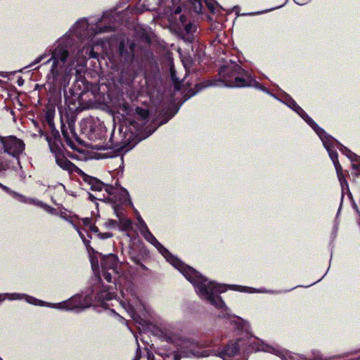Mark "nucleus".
<instances>
[{
	"label": "nucleus",
	"instance_id": "obj_45",
	"mask_svg": "<svg viewBox=\"0 0 360 360\" xmlns=\"http://www.w3.org/2000/svg\"><path fill=\"white\" fill-rule=\"evenodd\" d=\"M86 250L89 252V255H91V254H98L99 255L100 252H98L97 251H96L91 246V245L89 246H86Z\"/></svg>",
	"mask_w": 360,
	"mask_h": 360
},
{
	"label": "nucleus",
	"instance_id": "obj_39",
	"mask_svg": "<svg viewBox=\"0 0 360 360\" xmlns=\"http://www.w3.org/2000/svg\"><path fill=\"white\" fill-rule=\"evenodd\" d=\"M69 127H70V131L72 134V136L75 138V139L76 140V141H77L78 143L82 144L83 143V141L80 139V138L76 134V132L75 131V129L71 126V124H69Z\"/></svg>",
	"mask_w": 360,
	"mask_h": 360
},
{
	"label": "nucleus",
	"instance_id": "obj_18",
	"mask_svg": "<svg viewBox=\"0 0 360 360\" xmlns=\"http://www.w3.org/2000/svg\"><path fill=\"white\" fill-rule=\"evenodd\" d=\"M147 255L148 251L144 248H140L139 252H137L134 248H131L129 252L130 259L136 265L140 266L143 270H146L147 267L141 262V260Z\"/></svg>",
	"mask_w": 360,
	"mask_h": 360
},
{
	"label": "nucleus",
	"instance_id": "obj_24",
	"mask_svg": "<svg viewBox=\"0 0 360 360\" xmlns=\"http://www.w3.org/2000/svg\"><path fill=\"white\" fill-rule=\"evenodd\" d=\"M55 106H48L46 108V110L45 112V121L46 124L49 125L50 129L51 130V134L50 136H52V133L54 130H56L54 125V117H55Z\"/></svg>",
	"mask_w": 360,
	"mask_h": 360
},
{
	"label": "nucleus",
	"instance_id": "obj_10",
	"mask_svg": "<svg viewBox=\"0 0 360 360\" xmlns=\"http://www.w3.org/2000/svg\"><path fill=\"white\" fill-rule=\"evenodd\" d=\"M160 253L171 264H172L175 268H176L184 276L186 279L191 276V274H193V272L195 271L193 268L185 264L180 259H179L173 255L165 247H164L160 243L155 246Z\"/></svg>",
	"mask_w": 360,
	"mask_h": 360
},
{
	"label": "nucleus",
	"instance_id": "obj_22",
	"mask_svg": "<svg viewBox=\"0 0 360 360\" xmlns=\"http://www.w3.org/2000/svg\"><path fill=\"white\" fill-rule=\"evenodd\" d=\"M270 348L269 345L264 344L260 340L256 339L252 342H249L247 350L248 352L258 351L269 352Z\"/></svg>",
	"mask_w": 360,
	"mask_h": 360
},
{
	"label": "nucleus",
	"instance_id": "obj_40",
	"mask_svg": "<svg viewBox=\"0 0 360 360\" xmlns=\"http://www.w3.org/2000/svg\"><path fill=\"white\" fill-rule=\"evenodd\" d=\"M40 202L42 203V205H39V207H44L46 209V210H47L49 212H50L51 214H53L56 212L55 208H53L49 205H44L41 201H40Z\"/></svg>",
	"mask_w": 360,
	"mask_h": 360
},
{
	"label": "nucleus",
	"instance_id": "obj_43",
	"mask_svg": "<svg viewBox=\"0 0 360 360\" xmlns=\"http://www.w3.org/2000/svg\"><path fill=\"white\" fill-rule=\"evenodd\" d=\"M124 229H129L131 226V221L129 219H127L123 222Z\"/></svg>",
	"mask_w": 360,
	"mask_h": 360
},
{
	"label": "nucleus",
	"instance_id": "obj_12",
	"mask_svg": "<svg viewBox=\"0 0 360 360\" xmlns=\"http://www.w3.org/2000/svg\"><path fill=\"white\" fill-rule=\"evenodd\" d=\"M81 131L91 141L102 139L105 133L102 126L91 121L82 124Z\"/></svg>",
	"mask_w": 360,
	"mask_h": 360
},
{
	"label": "nucleus",
	"instance_id": "obj_52",
	"mask_svg": "<svg viewBox=\"0 0 360 360\" xmlns=\"http://www.w3.org/2000/svg\"><path fill=\"white\" fill-rule=\"evenodd\" d=\"M352 207H353V208L356 211V212L358 214H359V210L357 205L356 204L354 200H352Z\"/></svg>",
	"mask_w": 360,
	"mask_h": 360
},
{
	"label": "nucleus",
	"instance_id": "obj_55",
	"mask_svg": "<svg viewBox=\"0 0 360 360\" xmlns=\"http://www.w3.org/2000/svg\"><path fill=\"white\" fill-rule=\"evenodd\" d=\"M84 244L85 245V246H89L90 245V240L86 239V238H84V240H82Z\"/></svg>",
	"mask_w": 360,
	"mask_h": 360
},
{
	"label": "nucleus",
	"instance_id": "obj_35",
	"mask_svg": "<svg viewBox=\"0 0 360 360\" xmlns=\"http://www.w3.org/2000/svg\"><path fill=\"white\" fill-rule=\"evenodd\" d=\"M103 288H105V290L102 291L101 296L107 300H111L114 295V292L111 291H112L115 287L111 285L106 287L103 286Z\"/></svg>",
	"mask_w": 360,
	"mask_h": 360
},
{
	"label": "nucleus",
	"instance_id": "obj_60",
	"mask_svg": "<svg viewBox=\"0 0 360 360\" xmlns=\"http://www.w3.org/2000/svg\"><path fill=\"white\" fill-rule=\"evenodd\" d=\"M79 235L82 240H84V238H86L84 235L81 231H79Z\"/></svg>",
	"mask_w": 360,
	"mask_h": 360
},
{
	"label": "nucleus",
	"instance_id": "obj_34",
	"mask_svg": "<svg viewBox=\"0 0 360 360\" xmlns=\"http://www.w3.org/2000/svg\"><path fill=\"white\" fill-rule=\"evenodd\" d=\"M14 80L9 81L10 89L9 90H16V87L14 86V84H16L19 87L22 86L24 84L25 80L20 76H15L14 73Z\"/></svg>",
	"mask_w": 360,
	"mask_h": 360
},
{
	"label": "nucleus",
	"instance_id": "obj_36",
	"mask_svg": "<svg viewBox=\"0 0 360 360\" xmlns=\"http://www.w3.org/2000/svg\"><path fill=\"white\" fill-rule=\"evenodd\" d=\"M102 275L108 283H112V276L108 269H102Z\"/></svg>",
	"mask_w": 360,
	"mask_h": 360
},
{
	"label": "nucleus",
	"instance_id": "obj_4",
	"mask_svg": "<svg viewBox=\"0 0 360 360\" xmlns=\"http://www.w3.org/2000/svg\"><path fill=\"white\" fill-rule=\"evenodd\" d=\"M187 280L194 285L198 293L201 297H203L216 308L221 309V311L219 314L220 318H230L231 315L225 302L220 296L214 295V292L222 293L226 291L227 286L226 285L208 281L205 277L202 276L196 270Z\"/></svg>",
	"mask_w": 360,
	"mask_h": 360
},
{
	"label": "nucleus",
	"instance_id": "obj_29",
	"mask_svg": "<svg viewBox=\"0 0 360 360\" xmlns=\"http://www.w3.org/2000/svg\"><path fill=\"white\" fill-rule=\"evenodd\" d=\"M295 3H296L297 4H299V5H304L305 3H298L295 0H292ZM289 1V0H286L285 2L281 5V6H276L275 8H269V9H267L266 11H258V12H255V13H242V14H239V13H237L238 15H242V16H244V15H259V14H262V13H267V12H269V11H272L275 9H277V8H282L283 6H284Z\"/></svg>",
	"mask_w": 360,
	"mask_h": 360
},
{
	"label": "nucleus",
	"instance_id": "obj_28",
	"mask_svg": "<svg viewBox=\"0 0 360 360\" xmlns=\"http://www.w3.org/2000/svg\"><path fill=\"white\" fill-rule=\"evenodd\" d=\"M139 223H140V224L141 226L145 227L146 229V233L143 234V236H144L145 239L147 241H148L149 243H150L153 245L157 246V245L159 244L160 242L156 239V238L149 231V229H148V227H147L146 223L144 222V221L142 219H140Z\"/></svg>",
	"mask_w": 360,
	"mask_h": 360
},
{
	"label": "nucleus",
	"instance_id": "obj_17",
	"mask_svg": "<svg viewBox=\"0 0 360 360\" xmlns=\"http://www.w3.org/2000/svg\"><path fill=\"white\" fill-rule=\"evenodd\" d=\"M193 6V11L196 13H200L202 10L203 3L207 6L212 13H215L219 9V5L217 2H211L209 0H189Z\"/></svg>",
	"mask_w": 360,
	"mask_h": 360
},
{
	"label": "nucleus",
	"instance_id": "obj_51",
	"mask_svg": "<svg viewBox=\"0 0 360 360\" xmlns=\"http://www.w3.org/2000/svg\"><path fill=\"white\" fill-rule=\"evenodd\" d=\"M352 169L353 171H360V165L359 164H352Z\"/></svg>",
	"mask_w": 360,
	"mask_h": 360
},
{
	"label": "nucleus",
	"instance_id": "obj_41",
	"mask_svg": "<svg viewBox=\"0 0 360 360\" xmlns=\"http://www.w3.org/2000/svg\"><path fill=\"white\" fill-rule=\"evenodd\" d=\"M30 299L34 301V302H32V301L29 300L30 303H33L34 304H37V302H39V305L45 306V302L44 301H41V300H37V299H35V298H34L32 297H30Z\"/></svg>",
	"mask_w": 360,
	"mask_h": 360
},
{
	"label": "nucleus",
	"instance_id": "obj_21",
	"mask_svg": "<svg viewBox=\"0 0 360 360\" xmlns=\"http://www.w3.org/2000/svg\"><path fill=\"white\" fill-rule=\"evenodd\" d=\"M335 140H330L328 141H324L323 145L327 150L328 155L333 162L335 168L339 167L341 166L339 160H338V154L335 150H333V142Z\"/></svg>",
	"mask_w": 360,
	"mask_h": 360
},
{
	"label": "nucleus",
	"instance_id": "obj_59",
	"mask_svg": "<svg viewBox=\"0 0 360 360\" xmlns=\"http://www.w3.org/2000/svg\"><path fill=\"white\" fill-rule=\"evenodd\" d=\"M91 263L92 267H94L95 262H94V259L93 257H91Z\"/></svg>",
	"mask_w": 360,
	"mask_h": 360
},
{
	"label": "nucleus",
	"instance_id": "obj_5",
	"mask_svg": "<svg viewBox=\"0 0 360 360\" xmlns=\"http://www.w3.org/2000/svg\"><path fill=\"white\" fill-rule=\"evenodd\" d=\"M50 145L51 153L55 158L56 165L60 168L70 174L75 172L79 175L84 182L91 186V190L95 191H101L103 190L105 186V184L103 181L96 177L86 174L76 165L65 158L62 153V150H64L61 148L62 146L58 139L56 143H50Z\"/></svg>",
	"mask_w": 360,
	"mask_h": 360
},
{
	"label": "nucleus",
	"instance_id": "obj_25",
	"mask_svg": "<svg viewBox=\"0 0 360 360\" xmlns=\"http://www.w3.org/2000/svg\"><path fill=\"white\" fill-rule=\"evenodd\" d=\"M170 79L174 84V90H181L182 79L176 76V72L173 64L169 67Z\"/></svg>",
	"mask_w": 360,
	"mask_h": 360
},
{
	"label": "nucleus",
	"instance_id": "obj_33",
	"mask_svg": "<svg viewBox=\"0 0 360 360\" xmlns=\"http://www.w3.org/2000/svg\"><path fill=\"white\" fill-rule=\"evenodd\" d=\"M337 176L340 184L346 185V188L348 189V182L346 179L345 175L343 174L342 166L335 168Z\"/></svg>",
	"mask_w": 360,
	"mask_h": 360
},
{
	"label": "nucleus",
	"instance_id": "obj_64",
	"mask_svg": "<svg viewBox=\"0 0 360 360\" xmlns=\"http://www.w3.org/2000/svg\"><path fill=\"white\" fill-rule=\"evenodd\" d=\"M266 93H268V94H270L271 96H273L276 97V96H274V94L271 93V91H266Z\"/></svg>",
	"mask_w": 360,
	"mask_h": 360
},
{
	"label": "nucleus",
	"instance_id": "obj_50",
	"mask_svg": "<svg viewBox=\"0 0 360 360\" xmlns=\"http://www.w3.org/2000/svg\"><path fill=\"white\" fill-rule=\"evenodd\" d=\"M183 355L179 352V353H175L174 355L173 360H181Z\"/></svg>",
	"mask_w": 360,
	"mask_h": 360
},
{
	"label": "nucleus",
	"instance_id": "obj_38",
	"mask_svg": "<svg viewBox=\"0 0 360 360\" xmlns=\"http://www.w3.org/2000/svg\"><path fill=\"white\" fill-rule=\"evenodd\" d=\"M112 236H113V234L110 232H106V233H101L100 232L98 234V237L102 240L110 238H112Z\"/></svg>",
	"mask_w": 360,
	"mask_h": 360
},
{
	"label": "nucleus",
	"instance_id": "obj_2",
	"mask_svg": "<svg viewBox=\"0 0 360 360\" xmlns=\"http://www.w3.org/2000/svg\"><path fill=\"white\" fill-rule=\"evenodd\" d=\"M177 91H63L66 103L72 108L83 110L99 108L130 115L133 111L131 104L141 103L136 106V114L144 121L149 114L159 113L156 121L158 125L166 124L179 111L181 105L198 91H186L179 100ZM184 93V91H181ZM182 96V94H181Z\"/></svg>",
	"mask_w": 360,
	"mask_h": 360
},
{
	"label": "nucleus",
	"instance_id": "obj_19",
	"mask_svg": "<svg viewBox=\"0 0 360 360\" xmlns=\"http://www.w3.org/2000/svg\"><path fill=\"white\" fill-rule=\"evenodd\" d=\"M0 188L3 189L6 193L11 194L14 198L17 199L18 201L24 203L33 204L35 205H42L41 202H39L37 199L34 198H29L23 195L19 194L15 191H12L8 187L3 185L0 183Z\"/></svg>",
	"mask_w": 360,
	"mask_h": 360
},
{
	"label": "nucleus",
	"instance_id": "obj_30",
	"mask_svg": "<svg viewBox=\"0 0 360 360\" xmlns=\"http://www.w3.org/2000/svg\"><path fill=\"white\" fill-rule=\"evenodd\" d=\"M284 94L282 95L283 99L281 100L284 103H285L288 107L292 108L293 110L297 109V107L299 106L297 103L294 101V99L290 97L288 94L285 93V91H283Z\"/></svg>",
	"mask_w": 360,
	"mask_h": 360
},
{
	"label": "nucleus",
	"instance_id": "obj_20",
	"mask_svg": "<svg viewBox=\"0 0 360 360\" xmlns=\"http://www.w3.org/2000/svg\"><path fill=\"white\" fill-rule=\"evenodd\" d=\"M58 139L59 140V142L61 143V146H62L61 148H63L64 150H62L63 151L62 153H63V155L65 157V158L68 160H69L68 159V157L72 158L74 157L73 155L70 151H68L64 146V144L63 143V141H62V139H61V137L60 135V133L58 130H54L52 133V136L46 135V140L48 142L49 150H51L50 143H56Z\"/></svg>",
	"mask_w": 360,
	"mask_h": 360
},
{
	"label": "nucleus",
	"instance_id": "obj_1",
	"mask_svg": "<svg viewBox=\"0 0 360 360\" xmlns=\"http://www.w3.org/2000/svg\"><path fill=\"white\" fill-rule=\"evenodd\" d=\"M115 8L105 11L101 15H91L77 20L69 31L59 38L50 50L52 62L48 75L49 90H66L70 76L75 72V82L69 90H91L84 77L86 58H97L98 53L91 45L93 38L98 34L115 30V23L128 21L129 14L141 13L143 10L128 7L122 11Z\"/></svg>",
	"mask_w": 360,
	"mask_h": 360
},
{
	"label": "nucleus",
	"instance_id": "obj_56",
	"mask_svg": "<svg viewBox=\"0 0 360 360\" xmlns=\"http://www.w3.org/2000/svg\"><path fill=\"white\" fill-rule=\"evenodd\" d=\"M117 224V221L115 220H110L109 221V226H115Z\"/></svg>",
	"mask_w": 360,
	"mask_h": 360
},
{
	"label": "nucleus",
	"instance_id": "obj_58",
	"mask_svg": "<svg viewBox=\"0 0 360 360\" xmlns=\"http://www.w3.org/2000/svg\"><path fill=\"white\" fill-rule=\"evenodd\" d=\"M137 356H139L141 358V350L139 348L137 349L135 359H137Z\"/></svg>",
	"mask_w": 360,
	"mask_h": 360
},
{
	"label": "nucleus",
	"instance_id": "obj_44",
	"mask_svg": "<svg viewBox=\"0 0 360 360\" xmlns=\"http://www.w3.org/2000/svg\"><path fill=\"white\" fill-rule=\"evenodd\" d=\"M89 230L97 235L100 233L99 229L94 224L90 226Z\"/></svg>",
	"mask_w": 360,
	"mask_h": 360
},
{
	"label": "nucleus",
	"instance_id": "obj_16",
	"mask_svg": "<svg viewBox=\"0 0 360 360\" xmlns=\"http://www.w3.org/2000/svg\"><path fill=\"white\" fill-rule=\"evenodd\" d=\"M99 256L101 257V266L102 269L112 270V272H117L118 257L116 255L99 253Z\"/></svg>",
	"mask_w": 360,
	"mask_h": 360
},
{
	"label": "nucleus",
	"instance_id": "obj_49",
	"mask_svg": "<svg viewBox=\"0 0 360 360\" xmlns=\"http://www.w3.org/2000/svg\"><path fill=\"white\" fill-rule=\"evenodd\" d=\"M147 359L148 360H155L154 354L150 351L147 352Z\"/></svg>",
	"mask_w": 360,
	"mask_h": 360
},
{
	"label": "nucleus",
	"instance_id": "obj_15",
	"mask_svg": "<svg viewBox=\"0 0 360 360\" xmlns=\"http://www.w3.org/2000/svg\"><path fill=\"white\" fill-rule=\"evenodd\" d=\"M240 339L237 341H230L222 349L219 351L218 354L216 355L224 360H227L229 358L236 356L240 349Z\"/></svg>",
	"mask_w": 360,
	"mask_h": 360
},
{
	"label": "nucleus",
	"instance_id": "obj_54",
	"mask_svg": "<svg viewBox=\"0 0 360 360\" xmlns=\"http://www.w3.org/2000/svg\"><path fill=\"white\" fill-rule=\"evenodd\" d=\"M89 199L92 202H94L96 200H97V198L90 193H89Z\"/></svg>",
	"mask_w": 360,
	"mask_h": 360
},
{
	"label": "nucleus",
	"instance_id": "obj_9",
	"mask_svg": "<svg viewBox=\"0 0 360 360\" xmlns=\"http://www.w3.org/2000/svg\"><path fill=\"white\" fill-rule=\"evenodd\" d=\"M0 144L4 153L16 159L19 158L25 147L24 142L15 136H0Z\"/></svg>",
	"mask_w": 360,
	"mask_h": 360
},
{
	"label": "nucleus",
	"instance_id": "obj_27",
	"mask_svg": "<svg viewBox=\"0 0 360 360\" xmlns=\"http://www.w3.org/2000/svg\"><path fill=\"white\" fill-rule=\"evenodd\" d=\"M314 131L317 134V135L321 139L323 143L324 141H328L330 140H334L330 135H328L323 129L320 127L316 122H314L311 126H310Z\"/></svg>",
	"mask_w": 360,
	"mask_h": 360
},
{
	"label": "nucleus",
	"instance_id": "obj_53",
	"mask_svg": "<svg viewBox=\"0 0 360 360\" xmlns=\"http://www.w3.org/2000/svg\"><path fill=\"white\" fill-rule=\"evenodd\" d=\"M347 193L348 198L350 199V200L351 201L354 200L353 195H352V193L350 192L349 188H348V189H347Z\"/></svg>",
	"mask_w": 360,
	"mask_h": 360
},
{
	"label": "nucleus",
	"instance_id": "obj_62",
	"mask_svg": "<svg viewBox=\"0 0 360 360\" xmlns=\"http://www.w3.org/2000/svg\"><path fill=\"white\" fill-rule=\"evenodd\" d=\"M12 92L16 94L17 95H20L22 93H24L25 91H12Z\"/></svg>",
	"mask_w": 360,
	"mask_h": 360
},
{
	"label": "nucleus",
	"instance_id": "obj_14",
	"mask_svg": "<svg viewBox=\"0 0 360 360\" xmlns=\"http://www.w3.org/2000/svg\"><path fill=\"white\" fill-rule=\"evenodd\" d=\"M179 28L182 30V38L185 41L192 42L194 37L193 33L196 31V26L191 22H187L186 16L181 14L179 16Z\"/></svg>",
	"mask_w": 360,
	"mask_h": 360
},
{
	"label": "nucleus",
	"instance_id": "obj_32",
	"mask_svg": "<svg viewBox=\"0 0 360 360\" xmlns=\"http://www.w3.org/2000/svg\"><path fill=\"white\" fill-rule=\"evenodd\" d=\"M65 125L62 126L61 131L63 134V136L65 139V141L66 143L72 149V150H77V147L75 144L74 143L73 141L70 137L68 132L67 129H65Z\"/></svg>",
	"mask_w": 360,
	"mask_h": 360
},
{
	"label": "nucleus",
	"instance_id": "obj_11",
	"mask_svg": "<svg viewBox=\"0 0 360 360\" xmlns=\"http://www.w3.org/2000/svg\"><path fill=\"white\" fill-rule=\"evenodd\" d=\"M200 349V345L197 341L188 339L182 342L179 352L183 355V357H200L210 355L208 350L201 351Z\"/></svg>",
	"mask_w": 360,
	"mask_h": 360
},
{
	"label": "nucleus",
	"instance_id": "obj_63",
	"mask_svg": "<svg viewBox=\"0 0 360 360\" xmlns=\"http://www.w3.org/2000/svg\"><path fill=\"white\" fill-rule=\"evenodd\" d=\"M39 87V84H35L34 85V88L33 90H37V88Z\"/></svg>",
	"mask_w": 360,
	"mask_h": 360
},
{
	"label": "nucleus",
	"instance_id": "obj_3",
	"mask_svg": "<svg viewBox=\"0 0 360 360\" xmlns=\"http://www.w3.org/2000/svg\"><path fill=\"white\" fill-rule=\"evenodd\" d=\"M219 79H209L198 84L199 89L208 87L249 88L254 87L259 90H268L259 84L252 75L242 70L235 63H230L221 67L219 70Z\"/></svg>",
	"mask_w": 360,
	"mask_h": 360
},
{
	"label": "nucleus",
	"instance_id": "obj_47",
	"mask_svg": "<svg viewBox=\"0 0 360 360\" xmlns=\"http://www.w3.org/2000/svg\"><path fill=\"white\" fill-rule=\"evenodd\" d=\"M33 123L34 124V126L37 127V128H39V133L41 134V135H44V132L43 131V129L40 127L39 126V124L37 122V121H34L33 120Z\"/></svg>",
	"mask_w": 360,
	"mask_h": 360
},
{
	"label": "nucleus",
	"instance_id": "obj_8",
	"mask_svg": "<svg viewBox=\"0 0 360 360\" xmlns=\"http://www.w3.org/2000/svg\"><path fill=\"white\" fill-rule=\"evenodd\" d=\"M105 191L110 195L105 198V201L110 203L114 210V213L120 219L123 217V205L127 202H130L128 192L124 190V193L119 195L114 194L115 190V187L112 185L105 184L104 186Z\"/></svg>",
	"mask_w": 360,
	"mask_h": 360
},
{
	"label": "nucleus",
	"instance_id": "obj_31",
	"mask_svg": "<svg viewBox=\"0 0 360 360\" xmlns=\"http://www.w3.org/2000/svg\"><path fill=\"white\" fill-rule=\"evenodd\" d=\"M309 126L315 122L314 120L310 117L307 113L300 107L297 106V109L295 110Z\"/></svg>",
	"mask_w": 360,
	"mask_h": 360
},
{
	"label": "nucleus",
	"instance_id": "obj_6",
	"mask_svg": "<svg viewBox=\"0 0 360 360\" xmlns=\"http://www.w3.org/2000/svg\"><path fill=\"white\" fill-rule=\"evenodd\" d=\"M128 122L129 126H122L120 128V133H122L123 129H124L123 138L122 139L121 141H115L114 132L112 133L109 139L110 145L108 149L110 151L105 153H100L101 158H108L119 156L125 153L134 146L135 142L132 141L133 138L134 137V134L131 131V127H133L135 130H137L139 128V124L134 120H129Z\"/></svg>",
	"mask_w": 360,
	"mask_h": 360
},
{
	"label": "nucleus",
	"instance_id": "obj_46",
	"mask_svg": "<svg viewBox=\"0 0 360 360\" xmlns=\"http://www.w3.org/2000/svg\"><path fill=\"white\" fill-rule=\"evenodd\" d=\"M352 181H355L356 178L360 176V171H352Z\"/></svg>",
	"mask_w": 360,
	"mask_h": 360
},
{
	"label": "nucleus",
	"instance_id": "obj_37",
	"mask_svg": "<svg viewBox=\"0 0 360 360\" xmlns=\"http://www.w3.org/2000/svg\"><path fill=\"white\" fill-rule=\"evenodd\" d=\"M48 56V54L44 53L38 56L30 65L29 67H33L34 65L40 63L42 60L46 58Z\"/></svg>",
	"mask_w": 360,
	"mask_h": 360
},
{
	"label": "nucleus",
	"instance_id": "obj_23",
	"mask_svg": "<svg viewBox=\"0 0 360 360\" xmlns=\"http://www.w3.org/2000/svg\"><path fill=\"white\" fill-rule=\"evenodd\" d=\"M13 72H2L0 71V87L4 90H9V81L14 80Z\"/></svg>",
	"mask_w": 360,
	"mask_h": 360
},
{
	"label": "nucleus",
	"instance_id": "obj_61",
	"mask_svg": "<svg viewBox=\"0 0 360 360\" xmlns=\"http://www.w3.org/2000/svg\"><path fill=\"white\" fill-rule=\"evenodd\" d=\"M237 328L239 329L243 328V324L240 321L238 323Z\"/></svg>",
	"mask_w": 360,
	"mask_h": 360
},
{
	"label": "nucleus",
	"instance_id": "obj_26",
	"mask_svg": "<svg viewBox=\"0 0 360 360\" xmlns=\"http://www.w3.org/2000/svg\"><path fill=\"white\" fill-rule=\"evenodd\" d=\"M336 143V146L340 150V151L345 155L352 162H356L358 160V156L354 153L351 151L349 148L343 146L342 143L338 142V141H335Z\"/></svg>",
	"mask_w": 360,
	"mask_h": 360
},
{
	"label": "nucleus",
	"instance_id": "obj_42",
	"mask_svg": "<svg viewBox=\"0 0 360 360\" xmlns=\"http://www.w3.org/2000/svg\"><path fill=\"white\" fill-rule=\"evenodd\" d=\"M82 222H83V224L85 226H89L91 224V218L90 217H85L82 219Z\"/></svg>",
	"mask_w": 360,
	"mask_h": 360
},
{
	"label": "nucleus",
	"instance_id": "obj_7",
	"mask_svg": "<svg viewBox=\"0 0 360 360\" xmlns=\"http://www.w3.org/2000/svg\"><path fill=\"white\" fill-rule=\"evenodd\" d=\"M135 43L129 39H122L119 44L118 53L122 63V77L128 80L133 79L137 73V62L134 59Z\"/></svg>",
	"mask_w": 360,
	"mask_h": 360
},
{
	"label": "nucleus",
	"instance_id": "obj_13",
	"mask_svg": "<svg viewBox=\"0 0 360 360\" xmlns=\"http://www.w3.org/2000/svg\"><path fill=\"white\" fill-rule=\"evenodd\" d=\"M53 307L64 310L82 309L85 308L82 297L75 295L66 301L53 304Z\"/></svg>",
	"mask_w": 360,
	"mask_h": 360
},
{
	"label": "nucleus",
	"instance_id": "obj_57",
	"mask_svg": "<svg viewBox=\"0 0 360 360\" xmlns=\"http://www.w3.org/2000/svg\"><path fill=\"white\" fill-rule=\"evenodd\" d=\"M341 186V189H342V194L344 193L345 191H347V188H346V185L345 184H340Z\"/></svg>",
	"mask_w": 360,
	"mask_h": 360
},
{
	"label": "nucleus",
	"instance_id": "obj_48",
	"mask_svg": "<svg viewBox=\"0 0 360 360\" xmlns=\"http://www.w3.org/2000/svg\"><path fill=\"white\" fill-rule=\"evenodd\" d=\"M60 216H61V217H62V218H63V219H65V220H67V221H68L71 222V221H72V217L67 215V214H66L65 213H64V212H62V213L60 214Z\"/></svg>",
	"mask_w": 360,
	"mask_h": 360
}]
</instances>
